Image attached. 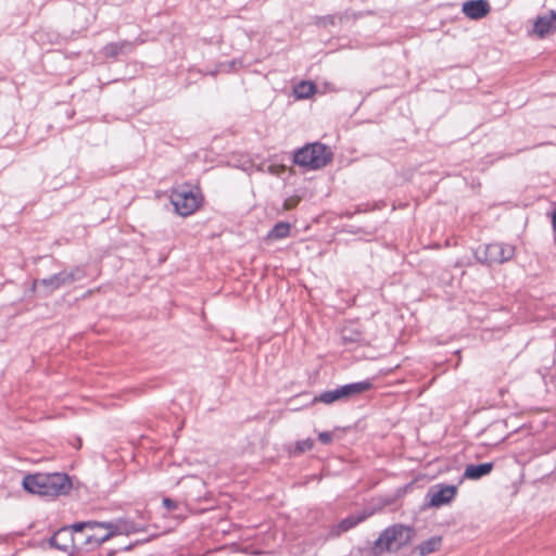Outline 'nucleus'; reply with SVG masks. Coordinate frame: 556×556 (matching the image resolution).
<instances>
[{"label":"nucleus","instance_id":"obj_12","mask_svg":"<svg viewBox=\"0 0 556 556\" xmlns=\"http://www.w3.org/2000/svg\"><path fill=\"white\" fill-rule=\"evenodd\" d=\"M556 30V13L551 11L548 14L539 16L534 22V33L539 37H544Z\"/></svg>","mask_w":556,"mask_h":556},{"label":"nucleus","instance_id":"obj_21","mask_svg":"<svg viewBox=\"0 0 556 556\" xmlns=\"http://www.w3.org/2000/svg\"><path fill=\"white\" fill-rule=\"evenodd\" d=\"M163 505L168 510L175 509L177 507V504L174 501H172L170 498H164Z\"/></svg>","mask_w":556,"mask_h":556},{"label":"nucleus","instance_id":"obj_7","mask_svg":"<svg viewBox=\"0 0 556 556\" xmlns=\"http://www.w3.org/2000/svg\"><path fill=\"white\" fill-rule=\"evenodd\" d=\"M475 255L480 263H504L514 257L515 247L506 243H492L479 248Z\"/></svg>","mask_w":556,"mask_h":556},{"label":"nucleus","instance_id":"obj_8","mask_svg":"<svg viewBox=\"0 0 556 556\" xmlns=\"http://www.w3.org/2000/svg\"><path fill=\"white\" fill-rule=\"evenodd\" d=\"M370 387H371V383L369 381H359V382H355V383L345 384L338 389L323 392L319 395L318 401H320L325 404H331L339 400L349 399L356 394H361V393L369 390Z\"/></svg>","mask_w":556,"mask_h":556},{"label":"nucleus","instance_id":"obj_15","mask_svg":"<svg viewBox=\"0 0 556 556\" xmlns=\"http://www.w3.org/2000/svg\"><path fill=\"white\" fill-rule=\"evenodd\" d=\"M370 516V513L363 511L358 515H351L343 519L334 529L333 532L339 535L341 532H345L352 528H354L356 525L365 520Z\"/></svg>","mask_w":556,"mask_h":556},{"label":"nucleus","instance_id":"obj_18","mask_svg":"<svg viewBox=\"0 0 556 556\" xmlns=\"http://www.w3.org/2000/svg\"><path fill=\"white\" fill-rule=\"evenodd\" d=\"M123 47L124 45L110 43L104 48V53L106 56H115L122 51Z\"/></svg>","mask_w":556,"mask_h":556},{"label":"nucleus","instance_id":"obj_20","mask_svg":"<svg viewBox=\"0 0 556 556\" xmlns=\"http://www.w3.org/2000/svg\"><path fill=\"white\" fill-rule=\"evenodd\" d=\"M318 439L323 444H329L332 441V433L328 431L320 432Z\"/></svg>","mask_w":556,"mask_h":556},{"label":"nucleus","instance_id":"obj_3","mask_svg":"<svg viewBox=\"0 0 556 556\" xmlns=\"http://www.w3.org/2000/svg\"><path fill=\"white\" fill-rule=\"evenodd\" d=\"M415 530L403 525H393L384 529L376 540L372 554L381 556L384 553H395L408 545L414 539Z\"/></svg>","mask_w":556,"mask_h":556},{"label":"nucleus","instance_id":"obj_22","mask_svg":"<svg viewBox=\"0 0 556 556\" xmlns=\"http://www.w3.org/2000/svg\"><path fill=\"white\" fill-rule=\"evenodd\" d=\"M268 170L273 174H279V172H283L285 170V166H268Z\"/></svg>","mask_w":556,"mask_h":556},{"label":"nucleus","instance_id":"obj_10","mask_svg":"<svg viewBox=\"0 0 556 556\" xmlns=\"http://www.w3.org/2000/svg\"><path fill=\"white\" fill-rule=\"evenodd\" d=\"M457 489L454 485H439L429 491L430 505L440 507L448 504L456 495Z\"/></svg>","mask_w":556,"mask_h":556},{"label":"nucleus","instance_id":"obj_14","mask_svg":"<svg viewBox=\"0 0 556 556\" xmlns=\"http://www.w3.org/2000/svg\"><path fill=\"white\" fill-rule=\"evenodd\" d=\"M442 545V538L437 535L432 536L420 544L416 545L414 552L418 553L419 556H428L440 549Z\"/></svg>","mask_w":556,"mask_h":556},{"label":"nucleus","instance_id":"obj_2","mask_svg":"<svg viewBox=\"0 0 556 556\" xmlns=\"http://www.w3.org/2000/svg\"><path fill=\"white\" fill-rule=\"evenodd\" d=\"M24 489L33 494L41 496H59L66 494L71 488V481L64 473H35L23 479Z\"/></svg>","mask_w":556,"mask_h":556},{"label":"nucleus","instance_id":"obj_13","mask_svg":"<svg viewBox=\"0 0 556 556\" xmlns=\"http://www.w3.org/2000/svg\"><path fill=\"white\" fill-rule=\"evenodd\" d=\"M493 467V463L468 465L465 468L463 477L468 480H478L488 476L492 471Z\"/></svg>","mask_w":556,"mask_h":556},{"label":"nucleus","instance_id":"obj_17","mask_svg":"<svg viewBox=\"0 0 556 556\" xmlns=\"http://www.w3.org/2000/svg\"><path fill=\"white\" fill-rule=\"evenodd\" d=\"M290 232V224L288 223H278L268 233L269 239H283L289 236Z\"/></svg>","mask_w":556,"mask_h":556},{"label":"nucleus","instance_id":"obj_24","mask_svg":"<svg viewBox=\"0 0 556 556\" xmlns=\"http://www.w3.org/2000/svg\"><path fill=\"white\" fill-rule=\"evenodd\" d=\"M552 223H553L554 230L556 231V210L553 212Z\"/></svg>","mask_w":556,"mask_h":556},{"label":"nucleus","instance_id":"obj_9","mask_svg":"<svg viewBox=\"0 0 556 556\" xmlns=\"http://www.w3.org/2000/svg\"><path fill=\"white\" fill-rule=\"evenodd\" d=\"M73 532H75L73 526L60 529L51 538V546L64 553H70L74 548L75 542H81V540L78 536H75Z\"/></svg>","mask_w":556,"mask_h":556},{"label":"nucleus","instance_id":"obj_16","mask_svg":"<svg viewBox=\"0 0 556 556\" xmlns=\"http://www.w3.org/2000/svg\"><path fill=\"white\" fill-rule=\"evenodd\" d=\"M315 85L311 81H302L294 87V94L298 99H307L315 92Z\"/></svg>","mask_w":556,"mask_h":556},{"label":"nucleus","instance_id":"obj_11","mask_svg":"<svg viewBox=\"0 0 556 556\" xmlns=\"http://www.w3.org/2000/svg\"><path fill=\"white\" fill-rule=\"evenodd\" d=\"M486 0H469L463 3L462 11L470 20H481L490 12Z\"/></svg>","mask_w":556,"mask_h":556},{"label":"nucleus","instance_id":"obj_5","mask_svg":"<svg viewBox=\"0 0 556 556\" xmlns=\"http://www.w3.org/2000/svg\"><path fill=\"white\" fill-rule=\"evenodd\" d=\"M85 277L81 268L75 267L70 270H63L48 278L35 280L33 289L43 296H48L55 290L70 286Z\"/></svg>","mask_w":556,"mask_h":556},{"label":"nucleus","instance_id":"obj_6","mask_svg":"<svg viewBox=\"0 0 556 556\" xmlns=\"http://www.w3.org/2000/svg\"><path fill=\"white\" fill-rule=\"evenodd\" d=\"M170 202L177 214L189 216L200 207L202 195L197 188L181 186L172 191Z\"/></svg>","mask_w":556,"mask_h":556},{"label":"nucleus","instance_id":"obj_1","mask_svg":"<svg viewBox=\"0 0 556 556\" xmlns=\"http://www.w3.org/2000/svg\"><path fill=\"white\" fill-rule=\"evenodd\" d=\"M73 529L76 534L87 531L81 542L97 546L115 535H128L139 531V528L135 523L127 520H117L115 522H76L73 525Z\"/></svg>","mask_w":556,"mask_h":556},{"label":"nucleus","instance_id":"obj_19","mask_svg":"<svg viewBox=\"0 0 556 556\" xmlns=\"http://www.w3.org/2000/svg\"><path fill=\"white\" fill-rule=\"evenodd\" d=\"M313 445H314L313 440H311V439L302 440V441L298 442L296 450L299 452H306V451L312 450Z\"/></svg>","mask_w":556,"mask_h":556},{"label":"nucleus","instance_id":"obj_23","mask_svg":"<svg viewBox=\"0 0 556 556\" xmlns=\"http://www.w3.org/2000/svg\"><path fill=\"white\" fill-rule=\"evenodd\" d=\"M295 204H296L295 200L288 199V200L285 201V208L286 210H291Z\"/></svg>","mask_w":556,"mask_h":556},{"label":"nucleus","instance_id":"obj_4","mask_svg":"<svg viewBox=\"0 0 556 556\" xmlns=\"http://www.w3.org/2000/svg\"><path fill=\"white\" fill-rule=\"evenodd\" d=\"M331 159L330 148L319 142L309 143L294 154V163L309 169H319L326 166Z\"/></svg>","mask_w":556,"mask_h":556}]
</instances>
